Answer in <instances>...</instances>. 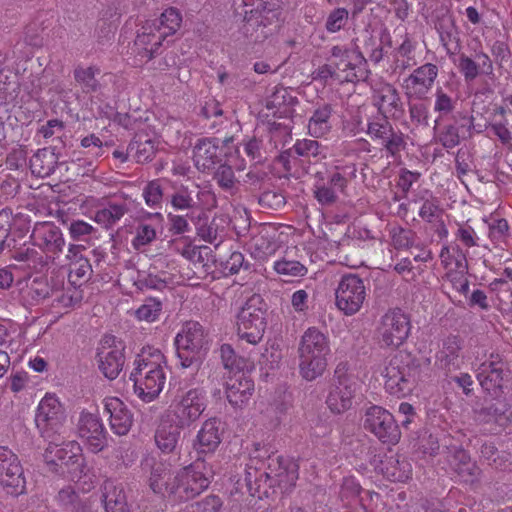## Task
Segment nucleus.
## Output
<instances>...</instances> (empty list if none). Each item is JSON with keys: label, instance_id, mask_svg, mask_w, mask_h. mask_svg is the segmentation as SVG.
<instances>
[{"label": "nucleus", "instance_id": "f257e3e1", "mask_svg": "<svg viewBox=\"0 0 512 512\" xmlns=\"http://www.w3.org/2000/svg\"><path fill=\"white\" fill-rule=\"evenodd\" d=\"M299 373L307 381L322 376L331 354L330 341L316 327H309L301 336L299 348Z\"/></svg>", "mask_w": 512, "mask_h": 512}, {"label": "nucleus", "instance_id": "f03ea898", "mask_svg": "<svg viewBox=\"0 0 512 512\" xmlns=\"http://www.w3.org/2000/svg\"><path fill=\"white\" fill-rule=\"evenodd\" d=\"M236 14L243 16L241 33L254 44L264 42L273 34L271 26L278 17L275 4L268 0H242Z\"/></svg>", "mask_w": 512, "mask_h": 512}, {"label": "nucleus", "instance_id": "7ed1b4c3", "mask_svg": "<svg viewBox=\"0 0 512 512\" xmlns=\"http://www.w3.org/2000/svg\"><path fill=\"white\" fill-rule=\"evenodd\" d=\"M235 326L240 340L251 345L261 342L267 321L266 305L260 295L254 294L246 300L236 314Z\"/></svg>", "mask_w": 512, "mask_h": 512}, {"label": "nucleus", "instance_id": "20e7f679", "mask_svg": "<svg viewBox=\"0 0 512 512\" xmlns=\"http://www.w3.org/2000/svg\"><path fill=\"white\" fill-rule=\"evenodd\" d=\"M44 461L47 465H75V476L77 478L79 488L83 492H88L93 488V475L88 473L87 467L84 464L82 448L76 441L64 442L62 445H57L49 442L43 454Z\"/></svg>", "mask_w": 512, "mask_h": 512}, {"label": "nucleus", "instance_id": "39448f33", "mask_svg": "<svg viewBox=\"0 0 512 512\" xmlns=\"http://www.w3.org/2000/svg\"><path fill=\"white\" fill-rule=\"evenodd\" d=\"M386 391L399 398L412 394L417 386L418 369L408 355L397 354L381 371Z\"/></svg>", "mask_w": 512, "mask_h": 512}, {"label": "nucleus", "instance_id": "423d86ee", "mask_svg": "<svg viewBox=\"0 0 512 512\" xmlns=\"http://www.w3.org/2000/svg\"><path fill=\"white\" fill-rule=\"evenodd\" d=\"M181 22L182 17L177 9H166L161 14L158 26L147 23L142 27L135 40V46L146 60H150L157 53L162 41L180 28Z\"/></svg>", "mask_w": 512, "mask_h": 512}, {"label": "nucleus", "instance_id": "0eeeda50", "mask_svg": "<svg viewBox=\"0 0 512 512\" xmlns=\"http://www.w3.org/2000/svg\"><path fill=\"white\" fill-rule=\"evenodd\" d=\"M205 470L206 462L203 459H196L177 470L169 488L170 499L174 502L187 501L206 490L210 484V477L206 475Z\"/></svg>", "mask_w": 512, "mask_h": 512}, {"label": "nucleus", "instance_id": "6e6552de", "mask_svg": "<svg viewBox=\"0 0 512 512\" xmlns=\"http://www.w3.org/2000/svg\"><path fill=\"white\" fill-rule=\"evenodd\" d=\"M175 346L182 367L198 366L208 350L203 327L198 322H186L176 334Z\"/></svg>", "mask_w": 512, "mask_h": 512}, {"label": "nucleus", "instance_id": "1a4fd4ad", "mask_svg": "<svg viewBox=\"0 0 512 512\" xmlns=\"http://www.w3.org/2000/svg\"><path fill=\"white\" fill-rule=\"evenodd\" d=\"M207 408L206 392L203 388H191L179 393L164 411L178 422L180 426L189 428Z\"/></svg>", "mask_w": 512, "mask_h": 512}, {"label": "nucleus", "instance_id": "9d476101", "mask_svg": "<svg viewBox=\"0 0 512 512\" xmlns=\"http://www.w3.org/2000/svg\"><path fill=\"white\" fill-rule=\"evenodd\" d=\"M336 384L330 389L326 403L331 412L340 414L352 406V400L361 385L357 373L346 363H340L335 369Z\"/></svg>", "mask_w": 512, "mask_h": 512}, {"label": "nucleus", "instance_id": "9b49d317", "mask_svg": "<svg viewBox=\"0 0 512 512\" xmlns=\"http://www.w3.org/2000/svg\"><path fill=\"white\" fill-rule=\"evenodd\" d=\"M65 420V411L58 397L54 394L46 393L38 404L35 417V423L41 436L49 440L53 436L59 435Z\"/></svg>", "mask_w": 512, "mask_h": 512}, {"label": "nucleus", "instance_id": "f8f14e48", "mask_svg": "<svg viewBox=\"0 0 512 512\" xmlns=\"http://www.w3.org/2000/svg\"><path fill=\"white\" fill-rule=\"evenodd\" d=\"M366 294L364 281L358 275H343L335 290L336 307L343 314L352 316L362 308Z\"/></svg>", "mask_w": 512, "mask_h": 512}, {"label": "nucleus", "instance_id": "ddd939ff", "mask_svg": "<svg viewBox=\"0 0 512 512\" xmlns=\"http://www.w3.org/2000/svg\"><path fill=\"white\" fill-rule=\"evenodd\" d=\"M363 424L366 430L384 444L396 445L400 441L401 431L394 416L381 406L368 407L364 414Z\"/></svg>", "mask_w": 512, "mask_h": 512}, {"label": "nucleus", "instance_id": "4468645a", "mask_svg": "<svg viewBox=\"0 0 512 512\" xmlns=\"http://www.w3.org/2000/svg\"><path fill=\"white\" fill-rule=\"evenodd\" d=\"M411 324L408 316L400 309H391L381 318L378 337L382 346L398 348L409 336Z\"/></svg>", "mask_w": 512, "mask_h": 512}, {"label": "nucleus", "instance_id": "2eb2a0df", "mask_svg": "<svg viewBox=\"0 0 512 512\" xmlns=\"http://www.w3.org/2000/svg\"><path fill=\"white\" fill-rule=\"evenodd\" d=\"M98 367L110 380L118 377L124 366V344L112 335L102 338L97 353Z\"/></svg>", "mask_w": 512, "mask_h": 512}, {"label": "nucleus", "instance_id": "dca6fc26", "mask_svg": "<svg viewBox=\"0 0 512 512\" xmlns=\"http://www.w3.org/2000/svg\"><path fill=\"white\" fill-rule=\"evenodd\" d=\"M77 433L87 449L93 453L107 446V432L97 413L83 410L77 422Z\"/></svg>", "mask_w": 512, "mask_h": 512}, {"label": "nucleus", "instance_id": "f3484780", "mask_svg": "<svg viewBox=\"0 0 512 512\" xmlns=\"http://www.w3.org/2000/svg\"><path fill=\"white\" fill-rule=\"evenodd\" d=\"M331 53L335 59H339L335 65L340 73L338 78L341 81L354 82L366 78V61L358 50L334 46Z\"/></svg>", "mask_w": 512, "mask_h": 512}, {"label": "nucleus", "instance_id": "a211bd4d", "mask_svg": "<svg viewBox=\"0 0 512 512\" xmlns=\"http://www.w3.org/2000/svg\"><path fill=\"white\" fill-rule=\"evenodd\" d=\"M224 431V424L217 417L208 418L202 423L193 440V449L197 454V459L205 460L206 456L217 451Z\"/></svg>", "mask_w": 512, "mask_h": 512}, {"label": "nucleus", "instance_id": "6ab92c4d", "mask_svg": "<svg viewBox=\"0 0 512 512\" xmlns=\"http://www.w3.org/2000/svg\"><path fill=\"white\" fill-rule=\"evenodd\" d=\"M0 483L12 495H20L25 489L23 469L16 454L0 446Z\"/></svg>", "mask_w": 512, "mask_h": 512}, {"label": "nucleus", "instance_id": "aec40b11", "mask_svg": "<svg viewBox=\"0 0 512 512\" xmlns=\"http://www.w3.org/2000/svg\"><path fill=\"white\" fill-rule=\"evenodd\" d=\"M438 76L436 65L426 63L413 70V72L403 80L404 93L408 99L421 100L432 89Z\"/></svg>", "mask_w": 512, "mask_h": 512}, {"label": "nucleus", "instance_id": "412c9836", "mask_svg": "<svg viewBox=\"0 0 512 512\" xmlns=\"http://www.w3.org/2000/svg\"><path fill=\"white\" fill-rule=\"evenodd\" d=\"M31 240L34 246L52 255L61 253L65 245L60 228L51 221L37 222L33 227Z\"/></svg>", "mask_w": 512, "mask_h": 512}, {"label": "nucleus", "instance_id": "4be33fe9", "mask_svg": "<svg viewBox=\"0 0 512 512\" xmlns=\"http://www.w3.org/2000/svg\"><path fill=\"white\" fill-rule=\"evenodd\" d=\"M254 392L253 380L243 371L229 375L225 384V394L230 405L242 409L250 401Z\"/></svg>", "mask_w": 512, "mask_h": 512}, {"label": "nucleus", "instance_id": "5701e85b", "mask_svg": "<svg viewBox=\"0 0 512 512\" xmlns=\"http://www.w3.org/2000/svg\"><path fill=\"white\" fill-rule=\"evenodd\" d=\"M185 428L163 412L154 433L156 447L163 454L174 453L180 442L181 431Z\"/></svg>", "mask_w": 512, "mask_h": 512}, {"label": "nucleus", "instance_id": "b1692460", "mask_svg": "<svg viewBox=\"0 0 512 512\" xmlns=\"http://www.w3.org/2000/svg\"><path fill=\"white\" fill-rule=\"evenodd\" d=\"M277 237L275 228L269 225L261 226L247 243L248 251L254 259L265 261L280 248Z\"/></svg>", "mask_w": 512, "mask_h": 512}, {"label": "nucleus", "instance_id": "393cba45", "mask_svg": "<svg viewBox=\"0 0 512 512\" xmlns=\"http://www.w3.org/2000/svg\"><path fill=\"white\" fill-rule=\"evenodd\" d=\"M130 379L134 382L135 394L144 402L155 400L164 388L166 372H131Z\"/></svg>", "mask_w": 512, "mask_h": 512}, {"label": "nucleus", "instance_id": "a878e982", "mask_svg": "<svg viewBox=\"0 0 512 512\" xmlns=\"http://www.w3.org/2000/svg\"><path fill=\"white\" fill-rule=\"evenodd\" d=\"M462 340L455 335L444 338L435 355V363L446 371H456L464 364Z\"/></svg>", "mask_w": 512, "mask_h": 512}, {"label": "nucleus", "instance_id": "bb28decb", "mask_svg": "<svg viewBox=\"0 0 512 512\" xmlns=\"http://www.w3.org/2000/svg\"><path fill=\"white\" fill-rule=\"evenodd\" d=\"M456 65L466 82H471L480 75L491 76L494 71L492 60L483 51L476 52L474 57L459 55Z\"/></svg>", "mask_w": 512, "mask_h": 512}, {"label": "nucleus", "instance_id": "cd10ccee", "mask_svg": "<svg viewBox=\"0 0 512 512\" xmlns=\"http://www.w3.org/2000/svg\"><path fill=\"white\" fill-rule=\"evenodd\" d=\"M245 481L251 496L262 499L268 496V488L283 482V473L271 474L247 465Z\"/></svg>", "mask_w": 512, "mask_h": 512}, {"label": "nucleus", "instance_id": "c85d7f7f", "mask_svg": "<svg viewBox=\"0 0 512 512\" xmlns=\"http://www.w3.org/2000/svg\"><path fill=\"white\" fill-rule=\"evenodd\" d=\"M103 403L105 411L109 414L111 430L117 435H126L133 423L130 410L117 397H106Z\"/></svg>", "mask_w": 512, "mask_h": 512}, {"label": "nucleus", "instance_id": "c756f323", "mask_svg": "<svg viewBox=\"0 0 512 512\" xmlns=\"http://www.w3.org/2000/svg\"><path fill=\"white\" fill-rule=\"evenodd\" d=\"M373 99L379 112L385 118L398 117L402 112L398 92L391 84L383 83L375 88Z\"/></svg>", "mask_w": 512, "mask_h": 512}, {"label": "nucleus", "instance_id": "7c9ffc66", "mask_svg": "<svg viewBox=\"0 0 512 512\" xmlns=\"http://www.w3.org/2000/svg\"><path fill=\"white\" fill-rule=\"evenodd\" d=\"M219 141L215 139H200L193 149V160L198 170L205 172L213 169L220 161Z\"/></svg>", "mask_w": 512, "mask_h": 512}, {"label": "nucleus", "instance_id": "2f4dec72", "mask_svg": "<svg viewBox=\"0 0 512 512\" xmlns=\"http://www.w3.org/2000/svg\"><path fill=\"white\" fill-rule=\"evenodd\" d=\"M387 480L404 483L412 476V466L406 459L398 455L385 456L376 467Z\"/></svg>", "mask_w": 512, "mask_h": 512}, {"label": "nucleus", "instance_id": "473e14b6", "mask_svg": "<svg viewBox=\"0 0 512 512\" xmlns=\"http://www.w3.org/2000/svg\"><path fill=\"white\" fill-rule=\"evenodd\" d=\"M297 98L292 95V92L285 87H278L268 97L266 107L274 117L289 118L295 112V105Z\"/></svg>", "mask_w": 512, "mask_h": 512}, {"label": "nucleus", "instance_id": "72a5a7b5", "mask_svg": "<svg viewBox=\"0 0 512 512\" xmlns=\"http://www.w3.org/2000/svg\"><path fill=\"white\" fill-rule=\"evenodd\" d=\"M143 469L151 468L149 477V486L153 492L158 494H167L170 498V487L173 477L169 475L168 467L165 463L156 461L153 457H147L142 462Z\"/></svg>", "mask_w": 512, "mask_h": 512}, {"label": "nucleus", "instance_id": "f704fd0d", "mask_svg": "<svg viewBox=\"0 0 512 512\" xmlns=\"http://www.w3.org/2000/svg\"><path fill=\"white\" fill-rule=\"evenodd\" d=\"M341 497L343 499H354L359 497V502L364 512H374L380 498L379 494L370 490H361L358 481L354 477H346L341 486Z\"/></svg>", "mask_w": 512, "mask_h": 512}, {"label": "nucleus", "instance_id": "c9c22d12", "mask_svg": "<svg viewBox=\"0 0 512 512\" xmlns=\"http://www.w3.org/2000/svg\"><path fill=\"white\" fill-rule=\"evenodd\" d=\"M132 372H166L167 363L164 354L158 348L144 347L134 361Z\"/></svg>", "mask_w": 512, "mask_h": 512}, {"label": "nucleus", "instance_id": "e433bc0d", "mask_svg": "<svg viewBox=\"0 0 512 512\" xmlns=\"http://www.w3.org/2000/svg\"><path fill=\"white\" fill-rule=\"evenodd\" d=\"M148 220L149 222L139 223L135 229L132 246L136 250L152 243L156 239L157 233L163 229V217L160 213L149 214Z\"/></svg>", "mask_w": 512, "mask_h": 512}, {"label": "nucleus", "instance_id": "4c0bfd02", "mask_svg": "<svg viewBox=\"0 0 512 512\" xmlns=\"http://www.w3.org/2000/svg\"><path fill=\"white\" fill-rule=\"evenodd\" d=\"M79 247L70 245L68 248L67 257L71 260L69 265V282L74 286H81L85 283L92 272L90 262L87 258L78 255Z\"/></svg>", "mask_w": 512, "mask_h": 512}, {"label": "nucleus", "instance_id": "58836bf2", "mask_svg": "<svg viewBox=\"0 0 512 512\" xmlns=\"http://www.w3.org/2000/svg\"><path fill=\"white\" fill-rule=\"evenodd\" d=\"M103 502L106 512H129L124 489L114 480L104 482Z\"/></svg>", "mask_w": 512, "mask_h": 512}, {"label": "nucleus", "instance_id": "ea45409f", "mask_svg": "<svg viewBox=\"0 0 512 512\" xmlns=\"http://www.w3.org/2000/svg\"><path fill=\"white\" fill-rule=\"evenodd\" d=\"M503 372V363L500 360H490L481 364L477 379L485 390L492 391L501 387Z\"/></svg>", "mask_w": 512, "mask_h": 512}, {"label": "nucleus", "instance_id": "a19ab883", "mask_svg": "<svg viewBox=\"0 0 512 512\" xmlns=\"http://www.w3.org/2000/svg\"><path fill=\"white\" fill-rule=\"evenodd\" d=\"M448 463L450 471L454 472L464 482L472 481L477 473L476 464L463 449L455 450L449 456Z\"/></svg>", "mask_w": 512, "mask_h": 512}, {"label": "nucleus", "instance_id": "79ce46f5", "mask_svg": "<svg viewBox=\"0 0 512 512\" xmlns=\"http://www.w3.org/2000/svg\"><path fill=\"white\" fill-rule=\"evenodd\" d=\"M490 125L502 144L512 147V111L500 108L494 113Z\"/></svg>", "mask_w": 512, "mask_h": 512}, {"label": "nucleus", "instance_id": "37998d69", "mask_svg": "<svg viewBox=\"0 0 512 512\" xmlns=\"http://www.w3.org/2000/svg\"><path fill=\"white\" fill-rule=\"evenodd\" d=\"M331 108L328 105L316 109L308 122V132L313 137H322L332 128Z\"/></svg>", "mask_w": 512, "mask_h": 512}, {"label": "nucleus", "instance_id": "c03bdc74", "mask_svg": "<svg viewBox=\"0 0 512 512\" xmlns=\"http://www.w3.org/2000/svg\"><path fill=\"white\" fill-rule=\"evenodd\" d=\"M129 153L133 155L139 163L151 161L157 151V143L154 139L142 140L141 136H137L128 147Z\"/></svg>", "mask_w": 512, "mask_h": 512}, {"label": "nucleus", "instance_id": "a18cd8bd", "mask_svg": "<svg viewBox=\"0 0 512 512\" xmlns=\"http://www.w3.org/2000/svg\"><path fill=\"white\" fill-rule=\"evenodd\" d=\"M161 312V301L156 298H147L137 309L133 311L132 315L138 321L152 323L159 319Z\"/></svg>", "mask_w": 512, "mask_h": 512}, {"label": "nucleus", "instance_id": "49530a36", "mask_svg": "<svg viewBox=\"0 0 512 512\" xmlns=\"http://www.w3.org/2000/svg\"><path fill=\"white\" fill-rule=\"evenodd\" d=\"M58 503L68 512H91L90 506L83 503L74 489L70 486L59 491Z\"/></svg>", "mask_w": 512, "mask_h": 512}, {"label": "nucleus", "instance_id": "de8ad7c7", "mask_svg": "<svg viewBox=\"0 0 512 512\" xmlns=\"http://www.w3.org/2000/svg\"><path fill=\"white\" fill-rule=\"evenodd\" d=\"M274 271L285 277H304L308 269L307 267L297 260H290L281 258L273 263Z\"/></svg>", "mask_w": 512, "mask_h": 512}, {"label": "nucleus", "instance_id": "09e8293b", "mask_svg": "<svg viewBox=\"0 0 512 512\" xmlns=\"http://www.w3.org/2000/svg\"><path fill=\"white\" fill-rule=\"evenodd\" d=\"M104 143L102 139L94 133L87 134L80 139V147L83 152L79 151L77 154H85L89 159L96 160L104 154Z\"/></svg>", "mask_w": 512, "mask_h": 512}, {"label": "nucleus", "instance_id": "8fccbe9b", "mask_svg": "<svg viewBox=\"0 0 512 512\" xmlns=\"http://www.w3.org/2000/svg\"><path fill=\"white\" fill-rule=\"evenodd\" d=\"M457 265L458 267L446 272V278L456 291L465 295L469 291L466 261H460Z\"/></svg>", "mask_w": 512, "mask_h": 512}, {"label": "nucleus", "instance_id": "3c124183", "mask_svg": "<svg viewBox=\"0 0 512 512\" xmlns=\"http://www.w3.org/2000/svg\"><path fill=\"white\" fill-rule=\"evenodd\" d=\"M53 155L47 150H39L30 159L32 172L40 177L48 176L52 171Z\"/></svg>", "mask_w": 512, "mask_h": 512}, {"label": "nucleus", "instance_id": "603ef678", "mask_svg": "<svg viewBox=\"0 0 512 512\" xmlns=\"http://www.w3.org/2000/svg\"><path fill=\"white\" fill-rule=\"evenodd\" d=\"M126 213V208L123 204H111L97 211L95 221L105 226H110L119 221Z\"/></svg>", "mask_w": 512, "mask_h": 512}, {"label": "nucleus", "instance_id": "864d4df0", "mask_svg": "<svg viewBox=\"0 0 512 512\" xmlns=\"http://www.w3.org/2000/svg\"><path fill=\"white\" fill-rule=\"evenodd\" d=\"M486 422L495 423L500 429H504L512 422V415L506 405H491L485 411Z\"/></svg>", "mask_w": 512, "mask_h": 512}, {"label": "nucleus", "instance_id": "5fc2aeb1", "mask_svg": "<svg viewBox=\"0 0 512 512\" xmlns=\"http://www.w3.org/2000/svg\"><path fill=\"white\" fill-rule=\"evenodd\" d=\"M99 70L94 66H78L74 71V77L81 85L84 91H94L97 86V80L95 78Z\"/></svg>", "mask_w": 512, "mask_h": 512}, {"label": "nucleus", "instance_id": "6e6d98bb", "mask_svg": "<svg viewBox=\"0 0 512 512\" xmlns=\"http://www.w3.org/2000/svg\"><path fill=\"white\" fill-rule=\"evenodd\" d=\"M221 359L226 369L230 370V373L243 371L245 367V360L238 357L229 344H223L220 348Z\"/></svg>", "mask_w": 512, "mask_h": 512}, {"label": "nucleus", "instance_id": "4d7b16f0", "mask_svg": "<svg viewBox=\"0 0 512 512\" xmlns=\"http://www.w3.org/2000/svg\"><path fill=\"white\" fill-rule=\"evenodd\" d=\"M423 200V204L419 210V216L431 222L440 212L438 201L428 190H424L419 198Z\"/></svg>", "mask_w": 512, "mask_h": 512}, {"label": "nucleus", "instance_id": "13d9d810", "mask_svg": "<svg viewBox=\"0 0 512 512\" xmlns=\"http://www.w3.org/2000/svg\"><path fill=\"white\" fill-rule=\"evenodd\" d=\"M356 176V167L355 165H346L342 168V171L335 172L331 179H330V185L335 188V191L338 192V194L343 193L345 187L347 186L348 182L351 181Z\"/></svg>", "mask_w": 512, "mask_h": 512}, {"label": "nucleus", "instance_id": "bf43d9fd", "mask_svg": "<svg viewBox=\"0 0 512 512\" xmlns=\"http://www.w3.org/2000/svg\"><path fill=\"white\" fill-rule=\"evenodd\" d=\"M293 148L299 156L314 157L317 159L325 158V154L320 149V145L316 140H299L294 144Z\"/></svg>", "mask_w": 512, "mask_h": 512}, {"label": "nucleus", "instance_id": "052dcab7", "mask_svg": "<svg viewBox=\"0 0 512 512\" xmlns=\"http://www.w3.org/2000/svg\"><path fill=\"white\" fill-rule=\"evenodd\" d=\"M217 184L224 190L232 192L236 185V178L230 166L220 165L214 174Z\"/></svg>", "mask_w": 512, "mask_h": 512}, {"label": "nucleus", "instance_id": "680f3d73", "mask_svg": "<svg viewBox=\"0 0 512 512\" xmlns=\"http://www.w3.org/2000/svg\"><path fill=\"white\" fill-rule=\"evenodd\" d=\"M348 11L345 8H336L327 17L325 27L330 33L340 31L348 20Z\"/></svg>", "mask_w": 512, "mask_h": 512}, {"label": "nucleus", "instance_id": "e2e57ef3", "mask_svg": "<svg viewBox=\"0 0 512 512\" xmlns=\"http://www.w3.org/2000/svg\"><path fill=\"white\" fill-rule=\"evenodd\" d=\"M222 501L218 496H207L200 502L188 506L190 512H220Z\"/></svg>", "mask_w": 512, "mask_h": 512}, {"label": "nucleus", "instance_id": "0e129e2a", "mask_svg": "<svg viewBox=\"0 0 512 512\" xmlns=\"http://www.w3.org/2000/svg\"><path fill=\"white\" fill-rule=\"evenodd\" d=\"M391 130L392 127L389 122L385 119H382L380 121L369 122L367 127V134L373 140H378L382 144Z\"/></svg>", "mask_w": 512, "mask_h": 512}, {"label": "nucleus", "instance_id": "69168bd1", "mask_svg": "<svg viewBox=\"0 0 512 512\" xmlns=\"http://www.w3.org/2000/svg\"><path fill=\"white\" fill-rule=\"evenodd\" d=\"M143 197L149 207H156L162 200V189L157 181H151L143 191Z\"/></svg>", "mask_w": 512, "mask_h": 512}, {"label": "nucleus", "instance_id": "338daca9", "mask_svg": "<svg viewBox=\"0 0 512 512\" xmlns=\"http://www.w3.org/2000/svg\"><path fill=\"white\" fill-rule=\"evenodd\" d=\"M261 359L262 363L268 365L270 369L277 367L282 359L280 345L276 342L270 343L262 354Z\"/></svg>", "mask_w": 512, "mask_h": 512}, {"label": "nucleus", "instance_id": "774afa93", "mask_svg": "<svg viewBox=\"0 0 512 512\" xmlns=\"http://www.w3.org/2000/svg\"><path fill=\"white\" fill-rule=\"evenodd\" d=\"M440 259L446 272L458 267L460 261H466L465 257L458 252L451 250L448 246H444L440 252Z\"/></svg>", "mask_w": 512, "mask_h": 512}]
</instances>
